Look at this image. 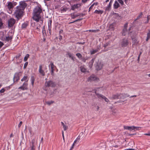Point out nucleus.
Segmentation results:
<instances>
[{
    "mask_svg": "<svg viewBox=\"0 0 150 150\" xmlns=\"http://www.w3.org/2000/svg\"><path fill=\"white\" fill-rule=\"evenodd\" d=\"M42 10H33V19L36 22H38L41 19L40 14L42 13Z\"/></svg>",
    "mask_w": 150,
    "mask_h": 150,
    "instance_id": "1",
    "label": "nucleus"
},
{
    "mask_svg": "<svg viewBox=\"0 0 150 150\" xmlns=\"http://www.w3.org/2000/svg\"><path fill=\"white\" fill-rule=\"evenodd\" d=\"M124 129H125L129 130L132 131H135L136 130H140L141 128L140 127H135L134 126H124Z\"/></svg>",
    "mask_w": 150,
    "mask_h": 150,
    "instance_id": "2",
    "label": "nucleus"
},
{
    "mask_svg": "<svg viewBox=\"0 0 150 150\" xmlns=\"http://www.w3.org/2000/svg\"><path fill=\"white\" fill-rule=\"evenodd\" d=\"M12 34L11 33H9L8 34V35L6 36L5 37H2L1 38L2 40L4 41H6L7 42L10 41L11 42L13 38V36L10 35V34Z\"/></svg>",
    "mask_w": 150,
    "mask_h": 150,
    "instance_id": "3",
    "label": "nucleus"
},
{
    "mask_svg": "<svg viewBox=\"0 0 150 150\" xmlns=\"http://www.w3.org/2000/svg\"><path fill=\"white\" fill-rule=\"evenodd\" d=\"M23 11L22 10H16L14 13V15L18 19L23 16Z\"/></svg>",
    "mask_w": 150,
    "mask_h": 150,
    "instance_id": "4",
    "label": "nucleus"
},
{
    "mask_svg": "<svg viewBox=\"0 0 150 150\" xmlns=\"http://www.w3.org/2000/svg\"><path fill=\"white\" fill-rule=\"evenodd\" d=\"M27 6V4L24 1H21L19 2V6L17 7V9H24Z\"/></svg>",
    "mask_w": 150,
    "mask_h": 150,
    "instance_id": "5",
    "label": "nucleus"
},
{
    "mask_svg": "<svg viewBox=\"0 0 150 150\" xmlns=\"http://www.w3.org/2000/svg\"><path fill=\"white\" fill-rule=\"evenodd\" d=\"M45 85L46 87H54L56 85L54 82L50 80L46 81L45 83Z\"/></svg>",
    "mask_w": 150,
    "mask_h": 150,
    "instance_id": "6",
    "label": "nucleus"
},
{
    "mask_svg": "<svg viewBox=\"0 0 150 150\" xmlns=\"http://www.w3.org/2000/svg\"><path fill=\"white\" fill-rule=\"evenodd\" d=\"M95 65V68L97 70H100L103 67V64L98 60L96 62V64Z\"/></svg>",
    "mask_w": 150,
    "mask_h": 150,
    "instance_id": "7",
    "label": "nucleus"
},
{
    "mask_svg": "<svg viewBox=\"0 0 150 150\" xmlns=\"http://www.w3.org/2000/svg\"><path fill=\"white\" fill-rule=\"evenodd\" d=\"M85 13H74L71 14V16L72 18L74 19L76 17L81 16H84L85 15Z\"/></svg>",
    "mask_w": 150,
    "mask_h": 150,
    "instance_id": "8",
    "label": "nucleus"
},
{
    "mask_svg": "<svg viewBox=\"0 0 150 150\" xmlns=\"http://www.w3.org/2000/svg\"><path fill=\"white\" fill-rule=\"evenodd\" d=\"M123 94H116L115 95H113L112 97L110 98L111 99H121L122 98V95H123Z\"/></svg>",
    "mask_w": 150,
    "mask_h": 150,
    "instance_id": "9",
    "label": "nucleus"
},
{
    "mask_svg": "<svg viewBox=\"0 0 150 150\" xmlns=\"http://www.w3.org/2000/svg\"><path fill=\"white\" fill-rule=\"evenodd\" d=\"M16 22V20L13 18H11L8 21V25L9 27H12Z\"/></svg>",
    "mask_w": 150,
    "mask_h": 150,
    "instance_id": "10",
    "label": "nucleus"
},
{
    "mask_svg": "<svg viewBox=\"0 0 150 150\" xmlns=\"http://www.w3.org/2000/svg\"><path fill=\"white\" fill-rule=\"evenodd\" d=\"M98 78L96 76L92 75L88 77L87 81H98Z\"/></svg>",
    "mask_w": 150,
    "mask_h": 150,
    "instance_id": "11",
    "label": "nucleus"
},
{
    "mask_svg": "<svg viewBox=\"0 0 150 150\" xmlns=\"http://www.w3.org/2000/svg\"><path fill=\"white\" fill-rule=\"evenodd\" d=\"M128 41L127 39H124L122 40L121 42V45L122 47L127 46L128 45Z\"/></svg>",
    "mask_w": 150,
    "mask_h": 150,
    "instance_id": "12",
    "label": "nucleus"
},
{
    "mask_svg": "<svg viewBox=\"0 0 150 150\" xmlns=\"http://www.w3.org/2000/svg\"><path fill=\"white\" fill-rule=\"evenodd\" d=\"M28 84L27 83L24 82L23 85L19 87L18 88L23 91L25 90H27L28 89Z\"/></svg>",
    "mask_w": 150,
    "mask_h": 150,
    "instance_id": "13",
    "label": "nucleus"
},
{
    "mask_svg": "<svg viewBox=\"0 0 150 150\" xmlns=\"http://www.w3.org/2000/svg\"><path fill=\"white\" fill-rule=\"evenodd\" d=\"M16 4L17 3L16 2H14L13 3L11 2H8L7 4L8 8L9 9H12Z\"/></svg>",
    "mask_w": 150,
    "mask_h": 150,
    "instance_id": "14",
    "label": "nucleus"
},
{
    "mask_svg": "<svg viewBox=\"0 0 150 150\" xmlns=\"http://www.w3.org/2000/svg\"><path fill=\"white\" fill-rule=\"evenodd\" d=\"M49 66H50L51 74L52 76H54V67H55V66L54 65L53 63L52 62H51Z\"/></svg>",
    "mask_w": 150,
    "mask_h": 150,
    "instance_id": "15",
    "label": "nucleus"
},
{
    "mask_svg": "<svg viewBox=\"0 0 150 150\" xmlns=\"http://www.w3.org/2000/svg\"><path fill=\"white\" fill-rule=\"evenodd\" d=\"M20 72L16 73L15 74L13 78L14 81H17L19 79V77L20 75Z\"/></svg>",
    "mask_w": 150,
    "mask_h": 150,
    "instance_id": "16",
    "label": "nucleus"
},
{
    "mask_svg": "<svg viewBox=\"0 0 150 150\" xmlns=\"http://www.w3.org/2000/svg\"><path fill=\"white\" fill-rule=\"evenodd\" d=\"M52 20L50 19L48 21V29L49 32L50 34H51V25H52Z\"/></svg>",
    "mask_w": 150,
    "mask_h": 150,
    "instance_id": "17",
    "label": "nucleus"
},
{
    "mask_svg": "<svg viewBox=\"0 0 150 150\" xmlns=\"http://www.w3.org/2000/svg\"><path fill=\"white\" fill-rule=\"evenodd\" d=\"M127 23H125L124 26V28L123 29L122 35H125L126 33L127 32Z\"/></svg>",
    "mask_w": 150,
    "mask_h": 150,
    "instance_id": "18",
    "label": "nucleus"
},
{
    "mask_svg": "<svg viewBox=\"0 0 150 150\" xmlns=\"http://www.w3.org/2000/svg\"><path fill=\"white\" fill-rule=\"evenodd\" d=\"M42 65H40L39 67V72L42 76L45 75V72L42 69Z\"/></svg>",
    "mask_w": 150,
    "mask_h": 150,
    "instance_id": "19",
    "label": "nucleus"
},
{
    "mask_svg": "<svg viewBox=\"0 0 150 150\" xmlns=\"http://www.w3.org/2000/svg\"><path fill=\"white\" fill-rule=\"evenodd\" d=\"M81 5L80 4H74L72 6L71 9H78L80 8V7Z\"/></svg>",
    "mask_w": 150,
    "mask_h": 150,
    "instance_id": "20",
    "label": "nucleus"
},
{
    "mask_svg": "<svg viewBox=\"0 0 150 150\" xmlns=\"http://www.w3.org/2000/svg\"><path fill=\"white\" fill-rule=\"evenodd\" d=\"M80 68L81 71L83 73H85L87 71V69L85 67L84 65L81 66Z\"/></svg>",
    "mask_w": 150,
    "mask_h": 150,
    "instance_id": "21",
    "label": "nucleus"
},
{
    "mask_svg": "<svg viewBox=\"0 0 150 150\" xmlns=\"http://www.w3.org/2000/svg\"><path fill=\"white\" fill-rule=\"evenodd\" d=\"M95 59V58H93L89 63V67L90 68H91L92 67Z\"/></svg>",
    "mask_w": 150,
    "mask_h": 150,
    "instance_id": "22",
    "label": "nucleus"
},
{
    "mask_svg": "<svg viewBox=\"0 0 150 150\" xmlns=\"http://www.w3.org/2000/svg\"><path fill=\"white\" fill-rule=\"evenodd\" d=\"M92 105L95 107L96 108L97 111H98L99 109V107L97 103L96 102H93L92 104Z\"/></svg>",
    "mask_w": 150,
    "mask_h": 150,
    "instance_id": "23",
    "label": "nucleus"
},
{
    "mask_svg": "<svg viewBox=\"0 0 150 150\" xmlns=\"http://www.w3.org/2000/svg\"><path fill=\"white\" fill-rule=\"evenodd\" d=\"M95 93L96 95L97 96V97H98V98L99 99H100V98L103 99V97H104V96L103 95H102L101 94H99L98 93H97L96 92V91H95Z\"/></svg>",
    "mask_w": 150,
    "mask_h": 150,
    "instance_id": "24",
    "label": "nucleus"
},
{
    "mask_svg": "<svg viewBox=\"0 0 150 150\" xmlns=\"http://www.w3.org/2000/svg\"><path fill=\"white\" fill-rule=\"evenodd\" d=\"M28 81V76L26 75L24 76L23 78L21 79V81H25V82L26 83H27Z\"/></svg>",
    "mask_w": 150,
    "mask_h": 150,
    "instance_id": "25",
    "label": "nucleus"
},
{
    "mask_svg": "<svg viewBox=\"0 0 150 150\" xmlns=\"http://www.w3.org/2000/svg\"><path fill=\"white\" fill-rule=\"evenodd\" d=\"M98 5L97 3H94L90 7L89 9H95L96 8V7Z\"/></svg>",
    "mask_w": 150,
    "mask_h": 150,
    "instance_id": "26",
    "label": "nucleus"
},
{
    "mask_svg": "<svg viewBox=\"0 0 150 150\" xmlns=\"http://www.w3.org/2000/svg\"><path fill=\"white\" fill-rule=\"evenodd\" d=\"M99 50V48H98L96 50H93V49L92 50L90 51V53L92 55L94 54L95 53L97 52Z\"/></svg>",
    "mask_w": 150,
    "mask_h": 150,
    "instance_id": "27",
    "label": "nucleus"
},
{
    "mask_svg": "<svg viewBox=\"0 0 150 150\" xmlns=\"http://www.w3.org/2000/svg\"><path fill=\"white\" fill-rule=\"evenodd\" d=\"M113 6L114 8L117 9L119 7L120 5L118 2L116 1L115 2Z\"/></svg>",
    "mask_w": 150,
    "mask_h": 150,
    "instance_id": "28",
    "label": "nucleus"
},
{
    "mask_svg": "<svg viewBox=\"0 0 150 150\" xmlns=\"http://www.w3.org/2000/svg\"><path fill=\"white\" fill-rule=\"evenodd\" d=\"M115 24L114 23H113L110 25L109 28V30H113L114 29V25Z\"/></svg>",
    "mask_w": 150,
    "mask_h": 150,
    "instance_id": "29",
    "label": "nucleus"
},
{
    "mask_svg": "<svg viewBox=\"0 0 150 150\" xmlns=\"http://www.w3.org/2000/svg\"><path fill=\"white\" fill-rule=\"evenodd\" d=\"M103 12V11L101 10H95V11L94 12L95 13H98V14H101Z\"/></svg>",
    "mask_w": 150,
    "mask_h": 150,
    "instance_id": "30",
    "label": "nucleus"
},
{
    "mask_svg": "<svg viewBox=\"0 0 150 150\" xmlns=\"http://www.w3.org/2000/svg\"><path fill=\"white\" fill-rule=\"evenodd\" d=\"M147 37L146 39V41H147L149 40L150 39V32L149 31V32L147 34Z\"/></svg>",
    "mask_w": 150,
    "mask_h": 150,
    "instance_id": "31",
    "label": "nucleus"
},
{
    "mask_svg": "<svg viewBox=\"0 0 150 150\" xmlns=\"http://www.w3.org/2000/svg\"><path fill=\"white\" fill-rule=\"evenodd\" d=\"M3 23L1 19L0 18V29H1L3 27Z\"/></svg>",
    "mask_w": 150,
    "mask_h": 150,
    "instance_id": "32",
    "label": "nucleus"
},
{
    "mask_svg": "<svg viewBox=\"0 0 150 150\" xmlns=\"http://www.w3.org/2000/svg\"><path fill=\"white\" fill-rule=\"evenodd\" d=\"M28 25V24L27 23H23L22 25V28H25Z\"/></svg>",
    "mask_w": 150,
    "mask_h": 150,
    "instance_id": "33",
    "label": "nucleus"
},
{
    "mask_svg": "<svg viewBox=\"0 0 150 150\" xmlns=\"http://www.w3.org/2000/svg\"><path fill=\"white\" fill-rule=\"evenodd\" d=\"M76 55L79 59H81L82 58V56L81 54L79 53L76 54Z\"/></svg>",
    "mask_w": 150,
    "mask_h": 150,
    "instance_id": "34",
    "label": "nucleus"
},
{
    "mask_svg": "<svg viewBox=\"0 0 150 150\" xmlns=\"http://www.w3.org/2000/svg\"><path fill=\"white\" fill-rule=\"evenodd\" d=\"M29 55L28 54H26V56L25 57L24 59V61L25 62L26 61L28 58L29 57Z\"/></svg>",
    "mask_w": 150,
    "mask_h": 150,
    "instance_id": "35",
    "label": "nucleus"
},
{
    "mask_svg": "<svg viewBox=\"0 0 150 150\" xmlns=\"http://www.w3.org/2000/svg\"><path fill=\"white\" fill-rule=\"evenodd\" d=\"M45 103L49 105L52 104L53 103H54V101H46L45 102Z\"/></svg>",
    "mask_w": 150,
    "mask_h": 150,
    "instance_id": "36",
    "label": "nucleus"
},
{
    "mask_svg": "<svg viewBox=\"0 0 150 150\" xmlns=\"http://www.w3.org/2000/svg\"><path fill=\"white\" fill-rule=\"evenodd\" d=\"M123 94V95H122V98H125L126 97H128L129 96V94Z\"/></svg>",
    "mask_w": 150,
    "mask_h": 150,
    "instance_id": "37",
    "label": "nucleus"
},
{
    "mask_svg": "<svg viewBox=\"0 0 150 150\" xmlns=\"http://www.w3.org/2000/svg\"><path fill=\"white\" fill-rule=\"evenodd\" d=\"M112 1L111 0H110V2L108 6V9L110 8L111 7L112 5Z\"/></svg>",
    "mask_w": 150,
    "mask_h": 150,
    "instance_id": "38",
    "label": "nucleus"
},
{
    "mask_svg": "<svg viewBox=\"0 0 150 150\" xmlns=\"http://www.w3.org/2000/svg\"><path fill=\"white\" fill-rule=\"evenodd\" d=\"M30 146H31L30 150H35V149L34 148V145L33 142H32V145Z\"/></svg>",
    "mask_w": 150,
    "mask_h": 150,
    "instance_id": "39",
    "label": "nucleus"
},
{
    "mask_svg": "<svg viewBox=\"0 0 150 150\" xmlns=\"http://www.w3.org/2000/svg\"><path fill=\"white\" fill-rule=\"evenodd\" d=\"M88 31L90 32H92L93 33L97 32L98 31V30H89Z\"/></svg>",
    "mask_w": 150,
    "mask_h": 150,
    "instance_id": "40",
    "label": "nucleus"
},
{
    "mask_svg": "<svg viewBox=\"0 0 150 150\" xmlns=\"http://www.w3.org/2000/svg\"><path fill=\"white\" fill-rule=\"evenodd\" d=\"M142 15V13H140V15L139 16H138V17H137V18L136 19H135L134 21H135L136 20L139 19L141 17Z\"/></svg>",
    "mask_w": 150,
    "mask_h": 150,
    "instance_id": "41",
    "label": "nucleus"
},
{
    "mask_svg": "<svg viewBox=\"0 0 150 150\" xmlns=\"http://www.w3.org/2000/svg\"><path fill=\"white\" fill-rule=\"evenodd\" d=\"M82 19V18H81V19H77L74 21L69 23H74L75 22H77V21H80Z\"/></svg>",
    "mask_w": 150,
    "mask_h": 150,
    "instance_id": "42",
    "label": "nucleus"
},
{
    "mask_svg": "<svg viewBox=\"0 0 150 150\" xmlns=\"http://www.w3.org/2000/svg\"><path fill=\"white\" fill-rule=\"evenodd\" d=\"M28 64V62H26L25 63L23 67V68L24 69H25L26 68Z\"/></svg>",
    "mask_w": 150,
    "mask_h": 150,
    "instance_id": "43",
    "label": "nucleus"
},
{
    "mask_svg": "<svg viewBox=\"0 0 150 150\" xmlns=\"http://www.w3.org/2000/svg\"><path fill=\"white\" fill-rule=\"evenodd\" d=\"M103 99H104L105 101L106 102H108L109 101L108 99L107 98H106L105 96H104V97H103Z\"/></svg>",
    "mask_w": 150,
    "mask_h": 150,
    "instance_id": "44",
    "label": "nucleus"
},
{
    "mask_svg": "<svg viewBox=\"0 0 150 150\" xmlns=\"http://www.w3.org/2000/svg\"><path fill=\"white\" fill-rule=\"evenodd\" d=\"M118 1L121 5H123V2L122 0H118Z\"/></svg>",
    "mask_w": 150,
    "mask_h": 150,
    "instance_id": "45",
    "label": "nucleus"
},
{
    "mask_svg": "<svg viewBox=\"0 0 150 150\" xmlns=\"http://www.w3.org/2000/svg\"><path fill=\"white\" fill-rule=\"evenodd\" d=\"M63 127L64 128V131L68 129V127L65 125H64L63 126Z\"/></svg>",
    "mask_w": 150,
    "mask_h": 150,
    "instance_id": "46",
    "label": "nucleus"
},
{
    "mask_svg": "<svg viewBox=\"0 0 150 150\" xmlns=\"http://www.w3.org/2000/svg\"><path fill=\"white\" fill-rule=\"evenodd\" d=\"M31 81L34 82L35 79L33 76H32L31 78Z\"/></svg>",
    "mask_w": 150,
    "mask_h": 150,
    "instance_id": "47",
    "label": "nucleus"
},
{
    "mask_svg": "<svg viewBox=\"0 0 150 150\" xmlns=\"http://www.w3.org/2000/svg\"><path fill=\"white\" fill-rule=\"evenodd\" d=\"M4 45V43L1 42L0 41V48H1Z\"/></svg>",
    "mask_w": 150,
    "mask_h": 150,
    "instance_id": "48",
    "label": "nucleus"
},
{
    "mask_svg": "<svg viewBox=\"0 0 150 150\" xmlns=\"http://www.w3.org/2000/svg\"><path fill=\"white\" fill-rule=\"evenodd\" d=\"M67 55H68L69 56V58H71V57H72L71 54L69 52H68L67 53Z\"/></svg>",
    "mask_w": 150,
    "mask_h": 150,
    "instance_id": "49",
    "label": "nucleus"
},
{
    "mask_svg": "<svg viewBox=\"0 0 150 150\" xmlns=\"http://www.w3.org/2000/svg\"><path fill=\"white\" fill-rule=\"evenodd\" d=\"M5 91V89L3 88H2L0 90V92L1 93H3L4 91Z\"/></svg>",
    "mask_w": 150,
    "mask_h": 150,
    "instance_id": "50",
    "label": "nucleus"
},
{
    "mask_svg": "<svg viewBox=\"0 0 150 150\" xmlns=\"http://www.w3.org/2000/svg\"><path fill=\"white\" fill-rule=\"evenodd\" d=\"M22 121H21L20 122L19 124V125L18 126V127L19 128H20V127L22 125Z\"/></svg>",
    "mask_w": 150,
    "mask_h": 150,
    "instance_id": "51",
    "label": "nucleus"
},
{
    "mask_svg": "<svg viewBox=\"0 0 150 150\" xmlns=\"http://www.w3.org/2000/svg\"><path fill=\"white\" fill-rule=\"evenodd\" d=\"M35 9H41V8L38 6H37L35 8Z\"/></svg>",
    "mask_w": 150,
    "mask_h": 150,
    "instance_id": "52",
    "label": "nucleus"
},
{
    "mask_svg": "<svg viewBox=\"0 0 150 150\" xmlns=\"http://www.w3.org/2000/svg\"><path fill=\"white\" fill-rule=\"evenodd\" d=\"M141 54V53H140L138 57L137 61L139 62V61L140 57V56Z\"/></svg>",
    "mask_w": 150,
    "mask_h": 150,
    "instance_id": "53",
    "label": "nucleus"
},
{
    "mask_svg": "<svg viewBox=\"0 0 150 150\" xmlns=\"http://www.w3.org/2000/svg\"><path fill=\"white\" fill-rule=\"evenodd\" d=\"M79 137H78L77 138V139H76V140L74 141V144L75 143H76V141H77V140L78 139H80V137L79 138Z\"/></svg>",
    "mask_w": 150,
    "mask_h": 150,
    "instance_id": "54",
    "label": "nucleus"
},
{
    "mask_svg": "<svg viewBox=\"0 0 150 150\" xmlns=\"http://www.w3.org/2000/svg\"><path fill=\"white\" fill-rule=\"evenodd\" d=\"M86 59H85L84 58H83L82 59V61L84 62H86Z\"/></svg>",
    "mask_w": 150,
    "mask_h": 150,
    "instance_id": "55",
    "label": "nucleus"
},
{
    "mask_svg": "<svg viewBox=\"0 0 150 150\" xmlns=\"http://www.w3.org/2000/svg\"><path fill=\"white\" fill-rule=\"evenodd\" d=\"M62 137L63 139L64 140V132L63 131H62Z\"/></svg>",
    "mask_w": 150,
    "mask_h": 150,
    "instance_id": "56",
    "label": "nucleus"
},
{
    "mask_svg": "<svg viewBox=\"0 0 150 150\" xmlns=\"http://www.w3.org/2000/svg\"><path fill=\"white\" fill-rule=\"evenodd\" d=\"M126 4H127L128 2V0H124Z\"/></svg>",
    "mask_w": 150,
    "mask_h": 150,
    "instance_id": "57",
    "label": "nucleus"
},
{
    "mask_svg": "<svg viewBox=\"0 0 150 150\" xmlns=\"http://www.w3.org/2000/svg\"><path fill=\"white\" fill-rule=\"evenodd\" d=\"M59 37V39L60 40H61L62 39V36L61 35H60Z\"/></svg>",
    "mask_w": 150,
    "mask_h": 150,
    "instance_id": "58",
    "label": "nucleus"
},
{
    "mask_svg": "<svg viewBox=\"0 0 150 150\" xmlns=\"http://www.w3.org/2000/svg\"><path fill=\"white\" fill-rule=\"evenodd\" d=\"M88 0H82V2L85 3Z\"/></svg>",
    "mask_w": 150,
    "mask_h": 150,
    "instance_id": "59",
    "label": "nucleus"
},
{
    "mask_svg": "<svg viewBox=\"0 0 150 150\" xmlns=\"http://www.w3.org/2000/svg\"><path fill=\"white\" fill-rule=\"evenodd\" d=\"M144 134L146 135L150 136V133L145 134Z\"/></svg>",
    "mask_w": 150,
    "mask_h": 150,
    "instance_id": "60",
    "label": "nucleus"
},
{
    "mask_svg": "<svg viewBox=\"0 0 150 150\" xmlns=\"http://www.w3.org/2000/svg\"><path fill=\"white\" fill-rule=\"evenodd\" d=\"M136 96H137L136 95L132 96H130V98H132L133 97H136Z\"/></svg>",
    "mask_w": 150,
    "mask_h": 150,
    "instance_id": "61",
    "label": "nucleus"
},
{
    "mask_svg": "<svg viewBox=\"0 0 150 150\" xmlns=\"http://www.w3.org/2000/svg\"><path fill=\"white\" fill-rule=\"evenodd\" d=\"M63 30H60L59 31V33L60 34V33H62V32H63Z\"/></svg>",
    "mask_w": 150,
    "mask_h": 150,
    "instance_id": "62",
    "label": "nucleus"
},
{
    "mask_svg": "<svg viewBox=\"0 0 150 150\" xmlns=\"http://www.w3.org/2000/svg\"><path fill=\"white\" fill-rule=\"evenodd\" d=\"M134 150V149H125V150Z\"/></svg>",
    "mask_w": 150,
    "mask_h": 150,
    "instance_id": "63",
    "label": "nucleus"
},
{
    "mask_svg": "<svg viewBox=\"0 0 150 150\" xmlns=\"http://www.w3.org/2000/svg\"><path fill=\"white\" fill-rule=\"evenodd\" d=\"M61 123L62 125L63 126L64 125H65L64 124V123L63 122H61Z\"/></svg>",
    "mask_w": 150,
    "mask_h": 150,
    "instance_id": "64",
    "label": "nucleus"
}]
</instances>
